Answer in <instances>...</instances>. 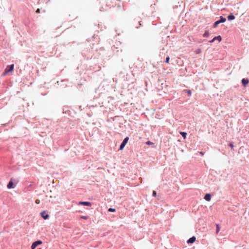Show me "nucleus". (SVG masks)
<instances>
[{
    "mask_svg": "<svg viewBox=\"0 0 249 249\" xmlns=\"http://www.w3.org/2000/svg\"><path fill=\"white\" fill-rule=\"evenodd\" d=\"M169 59H170V57H169V56H167V57H166V58L165 62H166V63H169Z\"/></svg>",
    "mask_w": 249,
    "mask_h": 249,
    "instance_id": "a211bd4d",
    "label": "nucleus"
},
{
    "mask_svg": "<svg viewBox=\"0 0 249 249\" xmlns=\"http://www.w3.org/2000/svg\"><path fill=\"white\" fill-rule=\"evenodd\" d=\"M35 202L36 204H38L40 203V200L39 199H36Z\"/></svg>",
    "mask_w": 249,
    "mask_h": 249,
    "instance_id": "b1692460",
    "label": "nucleus"
},
{
    "mask_svg": "<svg viewBox=\"0 0 249 249\" xmlns=\"http://www.w3.org/2000/svg\"><path fill=\"white\" fill-rule=\"evenodd\" d=\"M7 188L8 189H11V188H14V183L12 181H10L9 182V183L7 185Z\"/></svg>",
    "mask_w": 249,
    "mask_h": 249,
    "instance_id": "9b49d317",
    "label": "nucleus"
},
{
    "mask_svg": "<svg viewBox=\"0 0 249 249\" xmlns=\"http://www.w3.org/2000/svg\"><path fill=\"white\" fill-rule=\"evenodd\" d=\"M79 205H82L84 206H91V203L89 202H86V201H80L79 202Z\"/></svg>",
    "mask_w": 249,
    "mask_h": 249,
    "instance_id": "423d86ee",
    "label": "nucleus"
},
{
    "mask_svg": "<svg viewBox=\"0 0 249 249\" xmlns=\"http://www.w3.org/2000/svg\"><path fill=\"white\" fill-rule=\"evenodd\" d=\"M196 241V237L195 236H193L191 237L190 239L188 240L187 241L188 244H192L195 242Z\"/></svg>",
    "mask_w": 249,
    "mask_h": 249,
    "instance_id": "6e6552de",
    "label": "nucleus"
},
{
    "mask_svg": "<svg viewBox=\"0 0 249 249\" xmlns=\"http://www.w3.org/2000/svg\"><path fill=\"white\" fill-rule=\"evenodd\" d=\"M221 37L220 36L214 37L213 39L210 40L209 42L211 43L213 42L215 40H218L219 42L221 41Z\"/></svg>",
    "mask_w": 249,
    "mask_h": 249,
    "instance_id": "0eeeda50",
    "label": "nucleus"
},
{
    "mask_svg": "<svg viewBox=\"0 0 249 249\" xmlns=\"http://www.w3.org/2000/svg\"><path fill=\"white\" fill-rule=\"evenodd\" d=\"M153 144L154 143L152 142H150V141H148V142H146V144H147V145H152V144Z\"/></svg>",
    "mask_w": 249,
    "mask_h": 249,
    "instance_id": "6ab92c4d",
    "label": "nucleus"
},
{
    "mask_svg": "<svg viewBox=\"0 0 249 249\" xmlns=\"http://www.w3.org/2000/svg\"><path fill=\"white\" fill-rule=\"evenodd\" d=\"M229 146L231 147V148H233L234 147L233 144L232 143H231L229 144Z\"/></svg>",
    "mask_w": 249,
    "mask_h": 249,
    "instance_id": "5701e85b",
    "label": "nucleus"
},
{
    "mask_svg": "<svg viewBox=\"0 0 249 249\" xmlns=\"http://www.w3.org/2000/svg\"><path fill=\"white\" fill-rule=\"evenodd\" d=\"M201 52V49H197L196 51V53H199Z\"/></svg>",
    "mask_w": 249,
    "mask_h": 249,
    "instance_id": "412c9836",
    "label": "nucleus"
},
{
    "mask_svg": "<svg viewBox=\"0 0 249 249\" xmlns=\"http://www.w3.org/2000/svg\"><path fill=\"white\" fill-rule=\"evenodd\" d=\"M209 32L208 31H206L205 32V33L203 34V36L207 37L209 36Z\"/></svg>",
    "mask_w": 249,
    "mask_h": 249,
    "instance_id": "dca6fc26",
    "label": "nucleus"
},
{
    "mask_svg": "<svg viewBox=\"0 0 249 249\" xmlns=\"http://www.w3.org/2000/svg\"><path fill=\"white\" fill-rule=\"evenodd\" d=\"M204 199L208 201H209L211 200V195L210 194H207L205 195L204 196Z\"/></svg>",
    "mask_w": 249,
    "mask_h": 249,
    "instance_id": "9d476101",
    "label": "nucleus"
},
{
    "mask_svg": "<svg viewBox=\"0 0 249 249\" xmlns=\"http://www.w3.org/2000/svg\"><path fill=\"white\" fill-rule=\"evenodd\" d=\"M36 13H40V9H37L36 11Z\"/></svg>",
    "mask_w": 249,
    "mask_h": 249,
    "instance_id": "393cba45",
    "label": "nucleus"
},
{
    "mask_svg": "<svg viewBox=\"0 0 249 249\" xmlns=\"http://www.w3.org/2000/svg\"><path fill=\"white\" fill-rule=\"evenodd\" d=\"M40 214L42 217L45 220L48 219L50 216L49 215L47 214L46 212L45 211L42 212Z\"/></svg>",
    "mask_w": 249,
    "mask_h": 249,
    "instance_id": "39448f33",
    "label": "nucleus"
},
{
    "mask_svg": "<svg viewBox=\"0 0 249 249\" xmlns=\"http://www.w3.org/2000/svg\"><path fill=\"white\" fill-rule=\"evenodd\" d=\"M249 83V80L247 79L243 78L242 80V83L244 87H246V85Z\"/></svg>",
    "mask_w": 249,
    "mask_h": 249,
    "instance_id": "1a4fd4ad",
    "label": "nucleus"
},
{
    "mask_svg": "<svg viewBox=\"0 0 249 249\" xmlns=\"http://www.w3.org/2000/svg\"><path fill=\"white\" fill-rule=\"evenodd\" d=\"M128 140H129V138L128 137L124 138V140L123 142H122V143H121V144L120 146V150L123 149V148L125 146V144L128 142Z\"/></svg>",
    "mask_w": 249,
    "mask_h": 249,
    "instance_id": "7ed1b4c3",
    "label": "nucleus"
},
{
    "mask_svg": "<svg viewBox=\"0 0 249 249\" xmlns=\"http://www.w3.org/2000/svg\"><path fill=\"white\" fill-rule=\"evenodd\" d=\"M180 134L182 136L184 139H185L186 137L187 133L184 132H180Z\"/></svg>",
    "mask_w": 249,
    "mask_h": 249,
    "instance_id": "ddd939ff",
    "label": "nucleus"
},
{
    "mask_svg": "<svg viewBox=\"0 0 249 249\" xmlns=\"http://www.w3.org/2000/svg\"><path fill=\"white\" fill-rule=\"evenodd\" d=\"M14 68V64H12V65L7 66V67L6 68V69H5L4 72L3 73L2 75L5 76L7 73L12 72L13 71Z\"/></svg>",
    "mask_w": 249,
    "mask_h": 249,
    "instance_id": "f257e3e1",
    "label": "nucleus"
},
{
    "mask_svg": "<svg viewBox=\"0 0 249 249\" xmlns=\"http://www.w3.org/2000/svg\"><path fill=\"white\" fill-rule=\"evenodd\" d=\"M186 92L188 93V94L190 96L192 94L191 91L190 90H186Z\"/></svg>",
    "mask_w": 249,
    "mask_h": 249,
    "instance_id": "f3484780",
    "label": "nucleus"
},
{
    "mask_svg": "<svg viewBox=\"0 0 249 249\" xmlns=\"http://www.w3.org/2000/svg\"><path fill=\"white\" fill-rule=\"evenodd\" d=\"M156 195H157V193H156V192L155 191H153V196H156Z\"/></svg>",
    "mask_w": 249,
    "mask_h": 249,
    "instance_id": "4be33fe9",
    "label": "nucleus"
},
{
    "mask_svg": "<svg viewBox=\"0 0 249 249\" xmlns=\"http://www.w3.org/2000/svg\"><path fill=\"white\" fill-rule=\"evenodd\" d=\"M81 218L87 220L88 218V217L87 216H81Z\"/></svg>",
    "mask_w": 249,
    "mask_h": 249,
    "instance_id": "aec40b11",
    "label": "nucleus"
},
{
    "mask_svg": "<svg viewBox=\"0 0 249 249\" xmlns=\"http://www.w3.org/2000/svg\"><path fill=\"white\" fill-rule=\"evenodd\" d=\"M220 227L218 224H216V233H217L220 231Z\"/></svg>",
    "mask_w": 249,
    "mask_h": 249,
    "instance_id": "4468645a",
    "label": "nucleus"
},
{
    "mask_svg": "<svg viewBox=\"0 0 249 249\" xmlns=\"http://www.w3.org/2000/svg\"><path fill=\"white\" fill-rule=\"evenodd\" d=\"M226 20V18H223V17H220V19L215 21L213 24V27L215 28L217 27V26L222 22H224Z\"/></svg>",
    "mask_w": 249,
    "mask_h": 249,
    "instance_id": "f03ea898",
    "label": "nucleus"
},
{
    "mask_svg": "<svg viewBox=\"0 0 249 249\" xmlns=\"http://www.w3.org/2000/svg\"><path fill=\"white\" fill-rule=\"evenodd\" d=\"M201 155H203V154L202 153V152H201L200 153Z\"/></svg>",
    "mask_w": 249,
    "mask_h": 249,
    "instance_id": "a878e982",
    "label": "nucleus"
},
{
    "mask_svg": "<svg viewBox=\"0 0 249 249\" xmlns=\"http://www.w3.org/2000/svg\"><path fill=\"white\" fill-rule=\"evenodd\" d=\"M228 19L231 20L235 19V17L232 14H231L228 16Z\"/></svg>",
    "mask_w": 249,
    "mask_h": 249,
    "instance_id": "f8f14e48",
    "label": "nucleus"
},
{
    "mask_svg": "<svg viewBox=\"0 0 249 249\" xmlns=\"http://www.w3.org/2000/svg\"><path fill=\"white\" fill-rule=\"evenodd\" d=\"M42 242L40 240L36 241L33 243L31 246V249H35L37 246L41 245Z\"/></svg>",
    "mask_w": 249,
    "mask_h": 249,
    "instance_id": "20e7f679",
    "label": "nucleus"
},
{
    "mask_svg": "<svg viewBox=\"0 0 249 249\" xmlns=\"http://www.w3.org/2000/svg\"><path fill=\"white\" fill-rule=\"evenodd\" d=\"M108 211L110 212H115L116 211L115 209L110 208L108 209Z\"/></svg>",
    "mask_w": 249,
    "mask_h": 249,
    "instance_id": "2eb2a0df",
    "label": "nucleus"
},
{
    "mask_svg": "<svg viewBox=\"0 0 249 249\" xmlns=\"http://www.w3.org/2000/svg\"><path fill=\"white\" fill-rule=\"evenodd\" d=\"M38 249H41V248Z\"/></svg>",
    "mask_w": 249,
    "mask_h": 249,
    "instance_id": "bb28decb",
    "label": "nucleus"
}]
</instances>
